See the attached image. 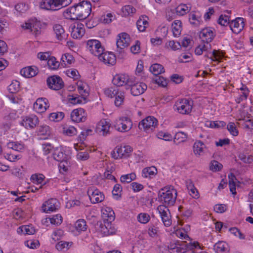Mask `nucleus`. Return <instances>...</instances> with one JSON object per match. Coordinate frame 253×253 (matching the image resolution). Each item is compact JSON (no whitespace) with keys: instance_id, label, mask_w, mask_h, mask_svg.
I'll return each instance as SVG.
<instances>
[{"instance_id":"72a5a7b5","label":"nucleus","mask_w":253,"mask_h":253,"mask_svg":"<svg viewBox=\"0 0 253 253\" xmlns=\"http://www.w3.org/2000/svg\"><path fill=\"white\" fill-rule=\"evenodd\" d=\"M20 73L26 78H31L37 74V70L35 67H27L23 68Z\"/></svg>"},{"instance_id":"473e14b6","label":"nucleus","mask_w":253,"mask_h":253,"mask_svg":"<svg viewBox=\"0 0 253 253\" xmlns=\"http://www.w3.org/2000/svg\"><path fill=\"white\" fill-rule=\"evenodd\" d=\"M213 248L217 253H228L229 251L227 244L222 241L216 243Z\"/></svg>"},{"instance_id":"dca6fc26","label":"nucleus","mask_w":253,"mask_h":253,"mask_svg":"<svg viewBox=\"0 0 253 253\" xmlns=\"http://www.w3.org/2000/svg\"><path fill=\"white\" fill-rule=\"evenodd\" d=\"M199 36L202 41L208 44L209 42H211L215 37V31L212 28H206L200 32Z\"/></svg>"},{"instance_id":"aec40b11","label":"nucleus","mask_w":253,"mask_h":253,"mask_svg":"<svg viewBox=\"0 0 253 253\" xmlns=\"http://www.w3.org/2000/svg\"><path fill=\"white\" fill-rule=\"evenodd\" d=\"M49 107V103L46 98H38L33 105L34 109L38 113L44 112Z\"/></svg>"},{"instance_id":"f257e3e1","label":"nucleus","mask_w":253,"mask_h":253,"mask_svg":"<svg viewBox=\"0 0 253 253\" xmlns=\"http://www.w3.org/2000/svg\"><path fill=\"white\" fill-rule=\"evenodd\" d=\"M177 191L172 186L165 187L159 192V199L165 206H173L176 201Z\"/></svg>"},{"instance_id":"9d476101","label":"nucleus","mask_w":253,"mask_h":253,"mask_svg":"<svg viewBox=\"0 0 253 253\" xmlns=\"http://www.w3.org/2000/svg\"><path fill=\"white\" fill-rule=\"evenodd\" d=\"M132 151V148L129 146H117L111 152L112 157L118 159L129 156Z\"/></svg>"},{"instance_id":"37998d69","label":"nucleus","mask_w":253,"mask_h":253,"mask_svg":"<svg viewBox=\"0 0 253 253\" xmlns=\"http://www.w3.org/2000/svg\"><path fill=\"white\" fill-rule=\"evenodd\" d=\"M72 242L61 241L56 244V248L58 251H67L72 246Z\"/></svg>"},{"instance_id":"ddd939ff","label":"nucleus","mask_w":253,"mask_h":253,"mask_svg":"<svg viewBox=\"0 0 253 253\" xmlns=\"http://www.w3.org/2000/svg\"><path fill=\"white\" fill-rule=\"evenodd\" d=\"M71 35L74 39H80L85 33L84 24L80 22H76L70 27Z\"/></svg>"},{"instance_id":"412c9836","label":"nucleus","mask_w":253,"mask_h":253,"mask_svg":"<svg viewBox=\"0 0 253 253\" xmlns=\"http://www.w3.org/2000/svg\"><path fill=\"white\" fill-rule=\"evenodd\" d=\"M86 113L81 108L74 109L71 113V118L74 122H84L86 120Z\"/></svg>"},{"instance_id":"09e8293b","label":"nucleus","mask_w":253,"mask_h":253,"mask_svg":"<svg viewBox=\"0 0 253 253\" xmlns=\"http://www.w3.org/2000/svg\"><path fill=\"white\" fill-rule=\"evenodd\" d=\"M61 59L63 62L61 63V65L63 67H66L67 65H70L74 61L73 56L68 53L63 55Z\"/></svg>"},{"instance_id":"bb28decb","label":"nucleus","mask_w":253,"mask_h":253,"mask_svg":"<svg viewBox=\"0 0 253 253\" xmlns=\"http://www.w3.org/2000/svg\"><path fill=\"white\" fill-rule=\"evenodd\" d=\"M206 149V145L201 140H197L193 146V151L195 155L199 157L203 155Z\"/></svg>"},{"instance_id":"864d4df0","label":"nucleus","mask_w":253,"mask_h":253,"mask_svg":"<svg viewBox=\"0 0 253 253\" xmlns=\"http://www.w3.org/2000/svg\"><path fill=\"white\" fill-rule=\"evenodd\" d=\"M227 129L232 135L236 136L239 134L238 130L235 124L233 122H230L227 125Z\"/></svg>"},{"instance_id":"8fccbe9b","label":"nucleus","mask_w":253,"mask_h":253,"mask_svg":"<svg viewBox=\"0 0 253 253\" xmlns=\"http://www.w3.org/2000/svg\"><path fill=\"white\" fill-rule=\"evenodd\" d=\"M136 176L135 173L132 172L129 174L122 175L120 177V180L122 183H130L135 180Z\"/></svg>"},{"instance_id":"e433bc0d","label":"nucleus","mask_w":253,"mask_h":253,"mask_svg":"<svg viewBox=\"0 0 253 253\" xmlns=\"http://www.w3.org/2000/svg\"><path fill=\"white\" fill-rule=\"evenodd\" d=\"M7 146L9 149H12L18 152H23L26 148L24 144L21 142H9L7 143Z\"/></svg>"},{"instance_id":"a19ab883","label":"nucleus","mask_w":253,"mask_h":253,"mask_svg":"<svg viewBox=\"0 0 253 253\" xmlns=\"http://www.w3.org/2000/svg\"><path fill=\"white\" fill-rule=\"evenodd\" d=\"M228 179L230 191L233 195H236V186L237 179L234 174L232 173L229 174Z\"/></svg>"},{"instance_id":"cd10ccee","label":"nucleus","mask_w":253,"mask_h":253,"mask_svg":"<svg viewBox=\"0 0 253 253\" xmlns=\"http://www.w3.org/2000/svg\"><path fill=\"white\" fill-rule=\"evenodd\" d=\"M77 5L79 6V10L83 13L85 19L88 17L91 11V5L90 2L83 0Z\"/></svg>"},{"instance_id":"0e129e2a","label":"nucleus","mask_w":253,"mask_h":253,"mask_svg":"<svg viewBox=\"0 0 253 253\" xmlns=\"http://www.w3.org/2000/svg\"><path fill=\"white\" fill-rule=\"evenodd\" d=\"M157 136L158 138L163 139L165 141H171L172 139V136L169 133L160 131L158 132Z\"/></svg>"},{"instance_id":"2f4dec72","label":"nucleus","mask_w":253,"mask_h":253,"mask_svg":"<svg viewBox=\"0 0 253 253\" xmlns=\"http://www.w3.org/2000/svg\"><path fill=\"white\" fill-rule=\"evenodd\" d=\"M17 231L19 234L33 235L35 233L36 230L34 226L30 224L20 226Z\"/></svg>"},{"instance_id":"4d7b16f0","label":"nucleus","mask_w":253,"mask_h":253,"mask_svg":"<svg viewBox=\"0 0 253 253\" xmlns=\"http://www.w3.org/2000/svg\"><path fill=\"white\" fill-rule=\"evenodd\" d=\"M192 55L190 53H182L178 58L179 63L188 62L192 60Z\"/></svg>"},{"instance_id":"a878e982","label":"nucleus","mask_w":253,"mask_h":253,"mask_svg":"<svg viewBox=\"0 0 253 253\" xmlns=\"http://www.w3.org/2000/svg\"><path fill=\"white\" fill-rule=\"evenodd\" d=\"M101 216L104 220L111 222L115 219V215L111 208L103 206L101 209Z\"/></svg>"},{"instance_id":"c9c22d12","label":"nucleus","mask_w":253,"mask_h":253,"mask_svg":"<svg viewBox=\"0 0 253 253\" xmlns=\"http://www.w3.org/2000/svg\"><path fill=\"white\" fill-rule=\"evenodd\" d=\"M148 25V17L146 16H140L136 22L137 29L140 32L145 31Z\"/></svg>"},{"instance_id":"ea45409f","label":"nucleus","mask_w":253,"mask_h":253,"mask_svg":"<svg viewBox=\"0 0 253 253\" xmlns=\"http://www.w3.org/2000/svg\"><path fill=\"white\" fill-rule=\"evenodd\" d=\"M182 23L179 20H175L171 25L173 35L175 37H178L181 34L182 30Z\"/></svg>"},{"instance_id":"69168bd1","label":"nucleus","mask_w":253,"mask_h":253,"mask_svg":"<svg viewBox=\"0 0 253 253\" xmlns=\"http://www.w3.org/2000/svg\"><path fill=\"white\" fill-rule=\"evenodd\" d=\"M209 46L210 45L208 44H201L195 48V53L197 55H200L204 51H207Z\"/></svg>"},{"instance_id":"0eeeda50","label":"nucleus","mask_w":253,"mask_h":253,"mask_svg":"<svg viewBox=\"0 0 253 253\" xmlns=\"http://www.w3.org/2000/svg\"><path fill=\"white\" fill-rule=\"evenodd\" d=\"M86 48L92 54L97 57L104 51V48L100 42L94 39L87 41Z\"/></svg>"},{"instance_id":"6e6552de","label":"nucleus","mask_w":253,"mask_h":253,"mask_svg":"<svg viewBox=\"0 0 253 253\" xmlns=\"http://www.w3.org/2000/svg\"><path fill=\"white\" fill-rule=\"evenodd\" d=\"M157 125V120L153 116H148L139 123L138 127L141 130L149 132L152 131Z\"/></svg>"},{"instance_id":"393cba45","label":"nucleus","mask_w":253,"mask_h":253,"mask_svg":"<svg viewBox=\"0 0 253 253\" xmlns=\"http://www.w3.org/2000/svg\"><path fill=\"white\" fill-rule=\"evenodd\" d=\"M98 59L106 64L114 65L116 63V57L112 52L103 51L98 57Z\"/></svg>"},{"instance_id":"a211bd4d","label":"nucleus","mask_w":253,"mask_h":253,"mask_svg":"<svg viewBox=\"0 0 253 253\" xmlns=\"http://www.w3.org/2000/svg\"><path fill=\"white\" fill-rule=\"evenodd\" d=\"M40 22L36 20L31 19L26 22L21 26L23 29L28 30L35 35H38L40 33Z\"/></svg>"},{"instance_id":"6ab92c4d","label":"nucleus","mask_w":253,"mask_h":253,"mask_svg":"<svg viewBox=\"0 0 253 253\" xmlns=\"http://www.w3.org/2000/svg\"><path fill=\"white\" fill-rule=\"evenodd\" d=\"M110 123L105 119L100 120L97 124L95 131L100 135L106 136L110 133Z\"/></svg>"},{"instance_id":"e2e57ef3","label":"nucleus","mask_w":253,"mask_h":253,"mask_svg":"<svg viewBox=\"0 0 253 253\" xmlns=\"http://www.w3.org/2000/svg\"><path fill=\"white\" fill-rule=\"evenodd\" d=\"M176 12L180 15H183L188 13L189 10V7L186 4H181L176 7Z\"/></svg>"},{"instance_id":"3c124183","label":"nucleus","mask_w":253,"mask_h":253,"mask_svg":"<svg viewBox=\"0 0 253 253\" xmlns=\"http://www.w3.org/2000/svg\"><path fill=\"white\" fill-rule=\"evenodd\" d=\"M137 220L141 224H146L150 221V216L147 213L141 212L137 215Z\"/></svg>"},{"instance_id":"20e7f679","label":"nucleus","mask_w":253,"mask_h":253,"mask_svg":"<svg viewBox=\"0 0 253 253\" xmlns=\"http://www.w3.org/2000/svg\"><path fill=\"white\" fill-rule=\"evenodd\" d=\"M184 244L183 242L170 243L168 246L169 251L170 253H184L187 250L201 249L200 245L197 242H190L185 245Z\"/></svg>"},{"instance_id":"7c9ffc66","label":"nucleus","mask_w":253,"mask_h":253,"mask_svg":"<svg viewBox=\"0 0 253 253\" xmlns=\"http://www.w3.org/2000/svg\"><path fill=\"white\" fill-rule=\"evenodd\" d=\"M53 30L57 39L59 41H63L66 39L68 35L65 33V30L62 25L55 24L53 26Z\"/></svg>"},{"instance_id":"c756f323","label":"nucleus","mask_w":253,"mask_h":253,"mask_svg":"<svg viewBox=\"0 0 253 253\" xmlns=\"http://www.w3.org/2000/svg\"><path fill=\"white\" fill-rule=\"evenodd\" d=\"M158 173L157 169L154 166L144 168L142 171V176L145 178L151 179Z\"/></svg>"},{"instance_id":"49530a36","label":"nucleus","mask_w":253,"mask_h":253,"mask_svg":"<svg viewBox=\"0 0 253 253\" xmlns=\"http://www.w3.org/2000/svg\"><path fill=\"white\" fill-rule=\"evenodd\" d=\"M180 47V43L178 42H175L174 41H169L166 42L164 48L167 50H172L175 51L179 49Z\"/></svg>"},{"instance_id":"603ef678","label":"nucleus","mask_w":253,"mask_h":253,"mask_svg":"<svg viewBox=\"0 0 253 253\" xmlns=\"http://www.w3.org/2000/svg\"><path fill=\"white\" fill-rule=\"evenodd\" d=\"M45 176L42 174H34L31 176V181L34 184H41L42 183Z\"/></svg>"},{"instance_id":"4be33fe9","label":"nucleus","mask_w":253,"mask_h":253,"mask_svg":"<svg viewBox=\"0 0 253 253\" xmlns=\"http://www.w3.org/2000/svg\"><path fill=\"white\" fill-rule=\"evenodd\" d=\"M59 207V202L56 199L51 198L45 201L42 205L43 212L48 213L56 211Z\"/></svg>"},{"instance_id":"39448f33","label":"nucleus","mask_w":253,"mask_h":253,"mask_svg":"<svg viewBox=\"0 0 253 253\" xmlns=\"http://www.w3.org/2000/svg\"><path fill=\"white\" fill-rule=\"evenodd\" d=\"M193 108V102L186 98L178 99L173 106L174 110L181 114H189Z\"/></svg>"},{"instance_id":"4468645a","label":"nucleus","mask_w":253,"mask_h":253,"mask_svg":"<svg viewBox=\"0 0 253 253\" xmlns=\"http://www.w3.org/2000/svg\"><path fill=\"white\" fill-rule=\"evenodd\" d=\"M46 82L48 87L52 90H58L64 86V82L62 79L57 75L48 77Z\"/></svg>"},{"instance_id":"c03bdc74","label":"nucleus","mask_w":253,"mask_h":253,"mask_svg":"<svg viewBox=\"0 0 253 253\" xmlns=\"http://www.w3.org/2000/svg\"><path fill=\"white\" fill-rule=\"evenodd\" d=\"M64 113L62 112H53L48 116L49 120L52 122H60L64 118Z\"/></svg>"},{"instance_id":"de8ad7c7","label":"nucleus","mask_w":253,"mask_h":253,"mask_svg":"<svg viewBox=\"0 0 253 253\" xmlns=\"http://www.w3.org/2000/svg\"><path fill=\"white\" fill-rule=\"evenodd\" d=\"M75 227L79 232L85 231L87 229L85 221L83 219L78 220L75 224Z\"/></svg>"},{"instance_id":"7ed1b4c3","label":"nucleus","mask_w":253,"mask_h":253,"mask_svg":"<svg viewBox=\"0 0 253 253\" xmlns=\"http://www.w3.org/2000/svg\"><path fill=\"white\" fill-rule=\"evenodd\" d=\"M73 0H42L39 3L41 9L56 11L69 5Z\"/></svg>"},{"instance_id":"2eb2a0df","label":"nucleus","mask_w":253,"mask_h":253,"mask_svg":"<svg viewBox=\"0 0 253 253\" xmlns=\"http://www.w3.org/2000/svg\"><path fill=\"white\" fill-rule=\"evenodd\" d=\"M87 194L92 204L101 203L104 199V195L102 192L94 187H90L87 190Z\"/></svg>"},{"instance_id":"c85d7f7f","label":"nucleus","mask_w":253,"mask_h":253,"mask_svg":"<svg viewBox=\"0 0 253 253\" xmlns=\"http://www.w3.org/2000/svg\"><path fill=\"white\" fill-rule=\"evenodd\" d=\"M249 91L247 87L242 85L238 90V94L235 96V101L237 103H240L242 101L247 99L248 96Z\"/></svg>"},{"instance_id":"774afa93","label":"nucleus","mask_w":253,"mask_h":253,"mask_svg":"<svg viewBox=\"0 0 253 253\" xmlns=\"http://www.w3.org/2000/svg\"><path fill=\"white\" fill-rule=\"evenodd\" d=\"M19 89V83L16 81H13L8 86V90L11 93L17 92Z\"/></svg>"},{"instance_id":"9b49d317","label":"nucleus","mask_w":253,"mask_h":253,"mask_svg":"<svg viewBox=\"0 0 253 253\" xmlns=\"http://www.w3.org/2000/svg\"><path fill=\"white\" fill-rule=\"evenodd\" d=\"M130 43L129 35L126 33H122L118 36L116 42L117 52L121 53L124 52V49L128 46Z\"/></svg>"},{"instance_id":"5fc2aeb1","label":"nucleus","mask_w":253,"mask_h":253,"mask_svg":"<svg viewBox=\"0 0 253 253\" xmlns=\"http://www.w3.org/2000/svg\"><path fill=\"white\" fill-rule=\"evenodd\" d=\"M229 16L225 14H222L220 16L218 20V23L221 26H230V20Z\"/></svg>"},{"instance_id":"bf43d9fd","label":"nucleus","mask_w":253,"mask_h":253,"mask_svg":"<svg viewBox=\"0 0 253 253\" xmlns=\"http://www.w3.org/2000/svg\"><path fill=\"white\" fill-rule=\"evenodd\" d=\"M122 11L124 16H127L135 13L136 9L131 5H126L122 7Z\"/></svg>"},{"instance_id":"6e6d98bb","label":"nucleus","mask_w":253,"mask_h":253,"mask_svg":"<svg viewBox=\"0 0 253 253\" xmlns=\"http://www.w3.org/2000/svg\"><path fill=\"white\" fill-rule=\"evenodd\" d=\"M63 133L72 136L77 134V130L74 126H70L63 128Z\"/></svg>"},{"instance_id":"f8f14e48","label":"nucleus","mask_w":253,"mask_h":253,"mask_svg":"<svg viewBox=\"0 0 253 253\" xmlns=\"http://www.w3.org/2000/svg\"><path fill=\"white\" fill-rule=\"evenodd\" d=\"M70 154V150L69 147L60 146L57 147L53 154V158L57 161L67 160Z\"/></svg>"},{"instance_id":"f3484780","label":"nucleus","mask_w":253,"mask_h":253,"mask_svg":"<svg viewBox=\"0 0 253 253\" xmlns=\"http://www.w3.org/2000/svg\"><path fill=\"white\" fill-rule=\"evenodd\" d=\"M39 123L38 117L34 115L24 117L20 122V125L27 129L34 128Z\"/></svg>"},{"instance_id":"58836bf2","label":"nucleus","mask_w":253,"mask_h":253,"mask_svg":"<svg viewBox=\"0 0 253 253\" xmlns=\"http://www.w3.org/2000/svg\"><path fill=\"white\" fill-rule=\"evenodd\" d=\"M78 91L81 96L86 98L89 94V89L87 84L82 82L77 83Z\"/></svg>"},{"instance_id":"4c0bfd02","label":"nucleus","mask_w":253,"mask_h":253,"mask_svg":"<svg viewBox=\"0 0 253 253\" xmlns=\"http://www.w3.org/2000/svg\"><path fill=\"white\" fill-rule=\"evenodd\" d=\"M190 23L194 26H199L202 22L201 17L199 12H191L189 18Z\"/></svg>"},{"instance_id":"13d9d810","label":"nucleus","mask_w":253,"mask_h":253,"mask_svg":"<svg viewBox=\"0 0 253 253\" xmlns=\"http://www.w3.org/2000/svg\"><path fill=\"white\" fill-rule=\"evenodd\" d=\"M47 65L49 68L52 70H56L58 68L60 64L56 61L54 57H50L47 61Z\"/></svg>"},{"instance_id":"b1692460","label":"nucleus","mask_w":253,"mask_h":253,"mask_svg":"<svg viewBox=\"0 0 253 253\" xmlns=\"http://www.w3.org/2000/svg\"><path fill=\"white\" fill-rule=\"evenodd\" d=\"M244 26V19L238 17L231 21L229 27L233 33L237 34L243 29Z\"/></svg>"},{"instance_id":"1a4fd4ad","label":"nucleus","mask_w":253,"mask_h":253,"mask_svg":"<svg viewBox=\"0 0 253 253\" xmlns=\"http://www.w3.org/2000/svg\"><path fill=\"white\" fill-rule=\"evenodd\" d=\"M112 83L117 87L124 85L129 86L133 83V78H130L126 74H117L114 77Z\"/></svg>"},{"instance_id":"338daca9","label":"nucleus","mask_w":253,"mask_h":253,"mask_svg":"<svg viewBox=\"0 0 253 253\" xmlns=\"http://www.w3.org/2000/svg\"><path fill=\"white\" fill-rule=\"evenodd\" d=\"M66 74L68 77L73 78L74 80H77L80 77L79 72L75 69H70L67 70L66 71Z\"/></svg>"},{"instance_id":"a18cd8bd","label":"nucleus","mask_w":253,"mask_h":253,"mask_svg":"<svg viewBox=\"0 0 253 253\" xmlns=\"http://www.w3.org/2000/svg\"><path fill=\"white\" fill-rule=\"evenodd\" d=\"M150 72L155 76H158L164 72L163 66L159 64H154L150 68Z\"/></svg>"},{"instance_id":"f03ea898","label":"nucleus","mask_w":253,"mask_h":253,"mask_svg":"<svg viewBox=\"0 0 253 253\" xmlns=\"http://www.w3.org/2000/svg\"><path fill=\"white\" fill-rule=\"evenodd\" d=\"M105 95L110 98H115L114 104L119 107L123 105L125 98V91L117 86H110L103 89Z\"/></svg>"},{"instance_id":"680f3d73","label":"nucleus","mask_w":253,"mask_h":253,"mask_svg":"<svg viewBox=\"0 0 253 253\" xmlns=\"http://www.w3.org/2000/svg\"><path fill=\"white\" fill-rule=\"evenodd\" d=\"M15 10L20 13L25 12L29 9L28 4L24 2H20L15 6Z\"/></svg>"},{"instance_id":"5701e85b","label":"nucleus","mask_w":253,"mask_h":253,"mask_svg":"<svg viewBox=\"0 0 253 253\" xmlns=\"http://www.w3.org/2000/svg\"><path fill=\"white\" fill-rule=\"evenodd\" d=\"M129 86L131 87V93L133 96H138L143 93L147 88L145 84L142 82L134 83V81Z\"/></svg>"},{"instance_id":"79ce46f5","label":"nucleus","mask_w":253,"mask_h":253,"mask_svg":"<svg viewBox=\"0 0 253 253\" xmlns=\"http://www.w3.org/2000/svg\"><path fill=\"white\" fill-rule=\"evenodd\" d=\"M188 135L184 132L178 131L176 132L173 137L174 142L176 144L184 142L186 141Z\"/></svg>"},{"instance_id":"423d86ee","label":"nucleus","mask_w":253,"mask_h":253,"mask_svg":"<svg viewBox=\"0 0 253 253\" xmlns=\"http://www.w3.org/2000/svg\"><path fill=\"white\" fill-rule=\"evenodd\" d=\"M115 129L121 132H126L132 127V122L128 117H123L116 119L114 123Z\"/></svg>"},{"instance_id":"f704fd0d","label":"nucleus","mask_w":253,"mask_h":253,"mask_svg":"<svg viewBox=\"0 0 253 253\" xmlns=\"http://www.w3.org/2000/svg\"><path fill=\"white\" fill-rule=\"evenodd\" d=\"M68 99L69 102L73 105L84 104L86 102V98L77 95H69Z\"/></svg>"},{"instance_id":"052dcab7","label":"nucleus","mask_w":253,"mask_h":253,"mask_svg":"<svg viewBox=\"0 0 253 253\" xmlns=\"http://www.w3.org/2000/svg\"><path fill=\"white\" fill-rule=\"evenodd\" d=\"M49 220L52 224L59 225L63 221V218L59 214L54 215L52 217L49 218Z\"/></svg>"}]
</instances>
